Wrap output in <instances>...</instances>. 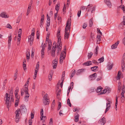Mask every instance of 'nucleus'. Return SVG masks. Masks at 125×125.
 <instances>
[{
    "instance_id": "1",
    "label": "nucleus",
    "mask_w": 125,
    "mask_h": 125,
    "mask_svg": "<svg viewBox=\"0 0 125 125\" xmlns=\"http://www.w3.org/2000/svg\"><path fill=\"white\" fill-rule=\"evenodd\" d=\"M20 109H18L16 110L15 112L16 114L15 120L16 123L19 122L20 117V113H24L27 112V110L25 105H22L20 107Z\"/></svg>"
},
{
    "instance_id": "2",
    "label": "nucleus",
    "mask_w": 125,
    "mask_h": 125,
    "mask_svg": "<svg viewBox=\"0 0 125 125\" xmlns=\"http://www.w3.org/2000/svg\"><path fill=\"white\" fill-rule=\"evenodd\" d=\"M71 19L69 18L67 22L65 29V34L64 35V39H68L69 36V32H67L68 30L70 28V25L71 24Z\"/></svg>"
},
{
    "instance_id": "3",
    "label": "nucleus",
    "mask_w": 125,
    "mask_h": 125,
    "mask_svg": "<svg viewBox=\"0 0 125 125\" xmlns=\"http://www.w3.org/2000/svg\"><path fill=\"white\" fill-rule=\"evenodd\" d=\"M61 41V37L60 36L58 38V42L57 43V45H56V49H57L56 50L57 55H58L59 53L61 52L62 49V47L60 46V43Z\"/></svg>"
},
{
    "instance_id": "4",
    "label": "nucleus",
    "mask_w": 125,
    "mask_h": 125,
    "mask_svg": "<svg viewBox=\"0 0 125 125\" xmlns=\"http://www.w3.org/2000/svg\"><path fill=\"white\" fill-rule=\"evenodd\" d=\"M25 87L24 88L23 91L25 92V96L24 97L25 101L27 102L28 100L30 94L28 93V85L26 84L24 85Z\"/></svg>"
},
{
    "instance_id": "5",
    "label": "nucleus",
    "mask_w": 125,
    "mask_h": 125,
    "mask_svg": "<svg viewBox=\"0 0 125 125\" xmlns=\"http://www.w3.org/2000/svg\"><path fill=\"white\" fill-rule=\"evenodd\" d=\"M5 96L6 100L5 103L6 104L7 108L9 109V107L11 105L10 97L9 96V95L7 93H6Z\"/></svg>"
},
{
    "instance_id": "6",
    "label": "nucleus",
    "mask_w": 125,
    "mask_h": 125,
    "mask_svg": "<svg viewBox=\"0 0 125 125\" xmlns=\"http://www.w3.org/2000/svg\"><path fill=\"white\" fill-rule=\"evenodd\" d=\"M43 98L42 100L43 104L45 105H48L50 102L48 94H46L43 97Z\"/></svg>"
},
{
    "instance_id": "7",
    "label": "nucleus",
    "mask_w": 125,
    "mask_h": 125,
    "mask_svg": "<svg viewBox=\"0 0 125 125\" xmlns=\"http://www.w3.org/2000/svg\"><path fill=\"white\" fill-rule=\"evenodd\" d=\"M106 120L105 118L103 117L101 119H100L98 121L99 123L101 124V125H104L106 123Z\"/></svg>"
},
{
    "instance_id": "8",
    "label": "nucleus",
    "mask_w": 125,
    "mask_h": 125,
    "mask_svg": "<svg viewBox=\"0 0 125 125\" xmlns=\"http://www.w3.org/2000/svg\"><path fill=\"white\" fill-rule=\"evenodd\" d=\"M34 35H32L31 34L28 36V41L30 42L31 45L32 44L34 39Z\"/></svg>"
},
{
    "instance_id": "9",
    "label": "nucleus",
    "mask_w": 125,
    "mask_h": 125,
    "mask_svg": "<svg viewBox=\"0 0 125 125\" xmlns=\"http://www.w3.org/2000/svg\"><path fill=\"white\" fill-rule=\"evenodd\" d=\"M96 77L97 74L96 73H95L89 76V79L90 80H93L95 79Z\"/></svg>"
},
{
    "instance_id": "10",
    "label": "nucleus",
    "mask_w": 125,
    "mask_h": 125,
    "mask_svg": "<svg viewBox=\"0 0 125 125\" xmlns=\"http://www.w3.org/2000/svg\"><path fill=\"white\" fill-rule=\"evenodd\" d=\"M56 50H57V49H56V48H52L51 52V55L53 57H54L55 56V52Z\"/></svg>"
},
{
    "instance_id": "11",
    "label": "nucleus",
    "mask_w": 125,
    "mask_h": 125,
    "mask_svg": "<svg viewBox=\"0 0 125 125\" xmlns=\"http://www.w3.org/2000/svg\"><path fill=\"white\" fill-rule=\"evenodd\" d=\"M52 66L54 69H55L57 67V65L58 63V60L57 59H55L52 62Z\"/></svg>"
},
{
    "instance_id": "12",
    "label": "nucleus",
    "mask_w": 125,
    "mask_h": 125,
    "mask_svg": "<svg viewBox=\"0 0 125 125\" xmlns=\"http://www.w3.org/2000/svg\"><path fill=\"white\" fill-rule=\"evenodd\" d=\"M8 48H9L10 46L11 42L12 40L11 35L10 34L8 37Z\"/></svg>"
},
{
    "instance_id": "13",
    "label": "nucleus",
    "mask_w": 125,
    "mask_h": 125,
    "mask_svg": "<svg viewBox=\"0 0 125 125\" xmlns=\"http://www.w3.org/2000/svg\"><path fill=\"white\" fill-rule=\"evenodd\" d=\"M44 15H43L41 16L40 22V26L42 28L43 23V21L44 19Z\"/></svg>"
},
{
    "instance_id": "14",
    "label": "nucleus",
    "mask_w": 125,
    "mask_h": 125,
    "mask_svg": "<svg viewBox=\"0 0 125 125\" xmlns=\"http://www.w3.org/2000/svg\"><path fill=\"white\" fill-rule=\"evenodd\" d=\"M66 52L63 51H62L60 55V59H65L66 56Z\"/></svg>"
},
{
    "instance_id": "15",
    "label": "nucleus",
    "mask_w": 125,
    "mask_h": 125,
    "mask_svg": "<svg viewBox=\"0 0 125 125\" xmlns=\"http://www.w3.org/2000/svg\"><path fill=\"white\" fill-rule=\"evenodd\" d=\"M110 107V104L109 103H107L106 104V108L105 111V113H106L109 110Z\"/></svg>"
},
{
    "instance_id": "16",
    "label": "nucleus",
    "mask_w": 125,
    "mask_h": 125,
    "mask_svg": "<svg viewBox=\"0 0 125 125\" xmlns=\"http://www.w3.org/2000/svg\"><path fill=\"white\" fill-rule=\"evenodd\" d=\"M119 42V41H118L117 42L112 45L111 46L112 49H113L116 48Z\"/></svg>"
},
{
    "instance_id": "17",
    "label": "nucleus",
    "mask_w": 125,
    "mask_h": 125,
    "mask_svg": "<svg viewBox=\"0 0 125 125\" xmlns=\"http://www.w3.org/2000/svg\"><path fill=\"white\" fill-rule=\"evenodd\" d=\"M83 65L85 66H89L92 64V62L91 61H88L83 63Z\"/></svg>"
},
{
    "instance_id": "18",
    "label": "nucleus",
    "mask_w": 125,
    "mask_h": 125,
    "mask_svg": "<svg viewBox=\"0 0 125 125\" xmlns=\"http://www.w3.org/2000/svg\"><path fill=\"white\" fill-rule=\"evenodd\" d=\"M84 70L83 69H81L78 70L76 72V74L78 75L80 73H83L84 72Z\"/></svg>"
},
{
    "instance_id": "19",
    "label": "nucleus",
    "mask_w": 125,
    "mask_h": 125,
    "mask_svg": "<svg viewBox=\"0 0 125 125\" xmlns=\"http://www.w3.org/2000/svg\"><path fill=\"white\" fill-rule=\"evenodd\" d=\"M75 119L74 120L76 122H77L79 120V115L77 113H76L75 114Z\"/></svg>"
},
{
    "instance_id": "20",
    "label": "nucleus",
    "mask_w": 125,
    "mask_h": 125,
    "mask_svg": "<svg viewBox=\"0 0 125 125\" xmlns=\"http://www.w3.org/2000/svg\"><path fill=\"white\" fill-rule=\"evenodd\" d=\"M0 16H1L2 18H8L9 17V16L6 15L5 14V12H3L1 13L0 14Z\"/></svg>"
},
{
    "instance_id": "21",
    "label": "nucleus",
    "mask_w": 125,
    "mask_h": 125,
    "mask_svg": "<svg viewBox=\"0 0 125 125\" xmlns=\"http://www.w3.org/2000/svg\"><path fill=\"white\" fill-rule=\"evenodd\" d=\"M105 3L109 7H110L112 6L111 2L109 0L107 1Z\"/></svg>"
},
{
    "instance_id": "22",
    "label": "nucleus",
    "mask_w": 125,
    "mask_h": 125,
    "mask_svg": "<svg viewBox=\"0 0 125 125\" xmlns=\"http://www.w3.org/2000/svg\"><path fill=\"white\" fill-rule=\"evenodd\" d=\"M93 18H91L90 20L89 21V26L90 27L92 26L93 24Z\"/></svg>"
},
{
    "instance_id": "23",
    "label": "nucleus",
    "mask_w": 125,
    "mask_h": 125,
    "mask_svg": "<svg viewBox=\"0 0 125 125\" xmlns=\"http://www.w3.org/2000/svg\"><path fill=\"white\" fill-rule=\"evenodd\" d=\"M72 73L71 75L70 76V78H71L74 76L75 73V70L74 69H73L72 71Z\"/></svg>"
},
{
    "instance_id": "24",
    "label": "nucleus",
    "mask_w": 125,
    "mask_h": 125,
    "mask_svg": "<svg viewBox=\"0 0 125 125\" xmlns=\"http://www.w3.org/2000/svg\"><path fill=\"white\" fill-rule=\"evenodd\" d=\"M121 74V72L119 71L117 75L116 79L117 80L119 79L120 78V76Z\"/></svg>"
},
{
    "instance_id": "25",
    "label": "nucleus",
    "mask_w": 125,
    "mask_h": 125,
    "mask_svg": "<svg viewBox=\"0 0 125 125\" xmlns=\"http://www.w3.org/2000/svg\"><path fill=\"white\" fill-rule=\"evenodd\" d=\"M99 47L98 46H97L95 49L94 51V52L96 55H97L98 53V51L99 50Z\"/></svg>"
},
{
    "instance_id": "26",
    "label": "nucleus",
    "mask_w": 125,
    "mask_h": 125,
    "mask_svg": "<svg viewBox=\"0 0 125 125\" xmlns=\"http://www.w3.org/2000/svg\"><path fill=\"white\" fill-rule=\"evenodd\" d=\"M44 50L43 49H42L41 50V57L42 58H43L44 56Z\"/></svg>"
},
{
    "instance_id": "27",
    "label": "nucleus",
    "mask_w": 125,
    "mask_h": 125,
    "mask_svg": "<svg viewBox=\"0 0 125 125\" xmlns=\"http://www.w3.org/2000/svg\"><path fill=\"white\" fill-rule=\"evenodd\" d=\"M19 98H17L16 100L15 103V107H16L18 106L19 104L18 102L19 101Z\"/></svg>"
},
{
    "instance_id": "28",
    "label": "nucleus",
    "mask_w": 125,
    "mask_h": 125,
    "mask_svg": "<svg viewBox=\"0 0 125 125\" xmlns=\"http://www.w3.org/2000/svg\"><path fill=\"white\" fill-rule=\"evenodd\" d=\"M90 4L88 5L87 8L86 9L87 10V11H91V10H93L92 9V6H91L89 8V6H90Z\"/></svg>"
},
{
    "instance_id": "29",
    "label": "nucleus",
    "mask_w": 125,
    "mask_h": 125,
    "mask_svg": "<svg viewBox=\"0 0 125 125\" xmlns=\"http://www.w3.org/2000/svg\"><path fill=\"white\" fill-rule=\"evenodd\" d=\"M103 89V88L101 87L100 86L97 87L96 90V92L97 93H99Z\"/></svg>"
},
{
    "instance_id": "30",
    "label": "nucleus",
    "mask_w": 125,
    "mask_h": 125,
    "mask_svg": "<svg viewBox=\"0 0 125 125\" xmlns=\"http://www.w3.org/2000/svg\"><path fill=\"white\" fill-rule=\"evenodd\" d=\"M98 67V66H95L91 67V69L92 71L95 72L97 68Z\"/></svg>"
},
{
    "instance_id": "31",
    "label": "nucleus",
    "mask_w": 125,
    "mask_h": 125,
    "mask_svg": "<svg viewBox=\"0 0 125 125\" xmlns=\"http://www.w3.org/2000/svg\"><path fill=\"white\" fill-rule=\"evenodd\" d=\"M40 114L41 115V120H42L43 119V118L44 117L43 115V110L42 109L41 110Z\"/></svg>"
},
{
    "instance_id": "32",
    "label": "nucleus",
    "mask_w": 125,
    "mask_h": 125,
    "mask_svg": "<svg viewBox=\"0 0 125 125\" xmlns=\"http://www.w3.org/2000/svg\"><path fill=\"white\" fill-rule=\"evenodd\" d=\"M108 91L106 89H104L102 91L100 92V94H102L106 93Z\"/></svg>"
},
{
    "instance_id": "33",
    "label": "nucleus",
    "mask_w": 125,
    "mask_h": 125,
    "mask_svg": "<svg viewBox=\"0 0 125 125\" xmlns=\"http://www.w3.org/2000/svg\"><path fill=\"white\" fill-rule=\"evenodd\" d=\"M104 56L102 57L101 58H100L98 60V61H99V63L103 62L104 61Z\"/></svg>"
},
{
    "instance_id": "34",
    "label": "nucleus",
    "mask_w": 125,
    "mask_h": 125,
    "mask_svg": "<svg viewBox=\"0 0 125 125\" xmlns=\"http://www.w3.org/2000/svg\"><path fill=\"white\" fill-rule=\"evenodd\" d=\"M119 7L123 10L124 12L125 13V6L124 5H121Z\"/></svg>"
},
{
    "instance_id": "35",
    "label": "nucleus",
    "mask_w": 125,
    "mask_h": 125,
    "mask_svg": "<svg viewBox=\"0 0 125 125\" xmlns=\"http://www.w3.org/2000/svg\"><path fill=\"white\" fill-rule=\"evenodd\" d=\"M60 5L59 4H57L55 6V9L57 11V12H58L59 9Z\"/></svg>"
},
{
    "instance_id": "36",
    "label": "nucleus",
    "mask_w": 125,
    "mask_h": 125,
    "mask_svg": "<svg viewBox=\"0 0 125 125\" xmlns=\"http://www.w3.org/2000/svg\"><path fill=\"white\" fill-rule=\"evenodd\" d=\"M38 72V70H37L35 69V73H34V77L33 78L34 79H35L36 78V77L37 73Z\"/></svg>"
},
{
    "instance_id": "37",
    "label": "nucleus",
    "mask_w": 125,
    "mask_h": 125,
    "mask_svg": "<svg viewBox=\"0 0 125 125\" xmlns=\"http://www.w3.org/2000/svg\"><path fill=\"white\" fill-rule=\"evenodd\" d=\"M93 55V53L92 52H91L90 53H88V59L91 58Z\"/></svg>"
},
{
    "instance_id": "38",
    "label": "nucleus",
    "mask_w": 125,
    "mask_h": 125,
    "mask_svg": "<svg viewBox=\"0 0 125 125\" xmlns=\"http://www.w3.org/2000/svg\"><path fill=\"white\" fill-rule=\"evenodd\" d=\"M39 62H37V63L36 65V68L35 69L37 70H38L39 69Z\"/></svg>"
},
{
    "instance_id": "39",
    "label": "nucleus",
    "mask_w": 125,
    "mask_h": 125,
    "mask_svg": "<svg viewBox=\"0 0 125 125\" xmlns=\"http://www.w3.org/2000/svg\"><path fill=\"white\" fill-rule=\"evenodd\" d=\"M55 106V100H54L52 103V104L51 105V108L52 109Z\"/></svg>"
},
{
    "instance_id": "40",
    "label": "nucleus",
    "mask_w": 125,
    "mask_h": 125,
    "mask_svg": "<svg viewBox=\"0 0 125 125\" xmlns=\"http://www.w3.org/2000/svg\"><path fill=\"white\" fill-rule=\"evenodd\" d=\"M65 72L64 71L63 72H62V78L61 79V80L63 81L64 77H65Z\"/></svg>"
},
{
    "instance_id": "41",
    "label": "nucleus",
    "mask_w": 125,
    "mask_h": 125,
    "mask_svg": "<svg viewBox=\"0 0 125 125\" xmlns=\"http://www.w3.org/2000/svg\"><path fill=\"white\" fill-rule=\"evenodd\" d=\"M113 66V64H112L111 65H109L108 67H107V69L108 70H111L112 68V67Z\"/></svg>"
},
{
    "instance_id": "42",
    "label": "nucleus",
    "mask_w": 125,
    "mask_h": 125,
    "mask_svg": "<svg viewBox=\"0 0 125 125\" xmlns=\"http://www.w3.org/2000/svg\"><path fill=\"white\" fill-rule=\"evenodd\" d=\"M124 25L122 23H121L119 25V28L120 29H123L124 28Z\"/></svg>"
},
{
    "instance_id": "43",
    "label": "nucleus",
    "mask_w": 125,
    "mask_h": 125,
    "mask_svg": "<svg viewBox=\"0 0 125 125\" xmlns=\"http://www.w3.org/2000/svg\"><path fill=\"white\" fill-rule=\"evenodd\" d=\"M49 125H53V120L52 118L50 119V120Z\"/></svg>"
},
{
    "instance_id": "44",
    "label": "nucleus",
    "mask_w": 125,
    "mask_h": 125,
    "mask_svg": "<svg viewBox=\"0 0 125 125\" xmlns=\"http://www.w3.org/2000/svg\"><path fill=\"white\" fill-rule=\"evenodd\" d=\"M67 104L70 107H71V104L70 102V100L69 98L67 100Z\"/></svg>"
},
{
    "instance_id": "45",
    "label": "nucleus",
    "mask_w": 125,
    "mask_h": 125,
    "mask_svg": "<svg viewBox=\"0 0 125 125\" xmlns=\"http://www.w3.org/2000/svg\"><path fill=\"white\" fill-rule=\"evenodd\" d=\"M30 54L29 52H28V53H27L26 54V59L27 60H29L30 58Z\"/></svg>"
},
{
    "instance_id": "46",
    "label": "nucleus",
    "mask_w": 125,
    "mask_h": 125,
    "mask_svg": "<svg viewBox=\"0 0 125 125\" xmlns=\"http://www.w3.org/2000/svg\"><path fill=\"white\" fill-rule=\"evenodd\" d=\"M122 88V85L121 83L119 84V86L118 87V90L119 92L120 91V90H121Z\"/></svg>"
},
{
    "instance_id": "47",
    "label": "nucleus",
    "mask_w": 125,
    "mask_h": 125,
    "mask_svg": "<svg viewBox=\"0 0 125 125\" xmlns=\"http://www.w3.org/2000/svg\"><path fill=\"white\" fill-rule=\"evenodd\" d=\"M40 35V33L38 31H37L36 33V36L37 39H39V36Z\"/></svg>"
},
{
    "instance_id": "48",
    "label": "nucleus",
    "mask_w": 125,
    "mask_h": 125,
    "mask_svg": "<svg viewBox=\"0 0 125 125\" xmlns=\"http://www.w3.org/2000/svg\"><path fill=\"white\" fill-rule=\"evenodd\" d=\"M101 36L99 35L97 36V41L98 42H100L101 41Z\"/></svg>"
},
{
    "instance_id": "49",
    "label": "nucleus",
    "mask_w": 125,
    "mask_h": 125,
    "mask_svg": "<svg viewBox=\"0 0 125 125\" xmlns=\"http://www.w3.org/2000/svg\"><path fill=\"white\" fill-rule=\"evenodd\" d=\"M31 5V4H30L29 5L28 7V9H27V11L30 12Z\"/></svg>"
},
{
    "instance_id": "50",
    "label": "nucleus",
    "mask_w": 125,
    "mask_h": 125,
    "mask_svg": "<svg viewBox=\"0 0 125 125\" xmlns=\"http://www.w3.org/2000/svg\"><path fill=\"white\" fill-rule=\"evenodd\" d=\"M35 28H33L32 29L31 31L32 33L31 34L32 35H34V34H35L34 32H35Z\"/></svg>"
},
{
    "instance_id": "51",
    "label": "nucleus",
    "mask_w": 125,
    "mask_h": 125,
    "mask_svg": "<svg viewBox=\"0 0 125 125\" xmlns=\"http://www.w3.org/2000/svg\"><path fill=\"white\" fill-rule=\"evenodd\" d=\"M87 23H84L83 24V28L84 29H85L86 28V27L87 26Z\"/></svg>"
},
{
    "instance_id": "52",
    "label": "nucleus",
    "mask_w": 125,
    "mask_h": 125,
    "mask_svg": "<svg viewBox=\"0 0 125 125\" xmlns=\"http://www.w3.org/2000/svg\"><path fill=\"white\" fill-rule=\"evenodd\" d=\"M118 97L116 96V102L115 103V106H116V108H117V105L118 103Z\"/></svg>"
},
{
    "instance_id": "53",
    "label": "nucleus",
    "mask_w": 125,
    "mask_h": 125,
    "mask_svg": "<svg viewBox=\"0 0 125 125\" xmlns=\"http://www.w3.org/2000/svg\"><path fill=\"white\" fill-rule=\"evenodd\" d=\"M57 36L58 38L60 36H60V31L59 30L57 32Z\"/></svg>"
},
{
    "instance_id": "54",
    "label": "nucleus",
    "mask_w": 125,
    "mask_h": 125,
    "mask_svg": "<svg viewBox=\"0 0 125 125\" xmlns=\"http://www.w3.org/2000/svg\"><path fill=\"white\" fill-rule=\"evenodd\" d=\"M61 106V102H59V105L58 106V110H60V109Z\"/></svg>"
},
{
    "instance_id": "55",
    "label": "nucleus",
    "mask_w": 125,
    "mask_h": 125,
    "mask_svg": "<svg viewBox=\"0 0 125 125\" xmlns=\"http://www.w3.org/2000/svg\"><path fill=\"white\" fill-rule=\"evenodd\" d=\"M6 27L7 28H8L10 29H11L12 28V27L11 25L9 24H8L6 26Z\"/></svg>"
},
{
    "instance_id": "56",
    "label": "nucleus",
    "mask_w": 125,
    "mask_h": 125,
    "mask_svg": "<svg viewBox=\"0 0 125 125\" xmlns=\"http://www.w3.org/2000/svg\"><path fill=\"white\" fill-rule=\"evenodd\" d=\"M56 42H54L53 43L52 45V48H56Z\"/></svg>"
},
{
    "instance_id": "57",
    "label": "nucleus",
    "mask_w": 125,
    "mask_h": 125,
    "mask_svg": "<svg viewBox=\"0 0 125 125\" xmlns=\"http://www.w3.org/2000/svg\"><path fill=\"white\" fill-rule=\"evenodd\" d=\"M53 74V71L52 70H51L50 71L49 75L52 76Z\"/></svg>"
},
{
    "instance_id": "58",
    "label": "nucleus",
    "mask_w": 125,
    "mask_h": 125,
    "mask_svg": "<svg viewBox=\"0 0 125 125\" xmlns=\"http://www.w3.org/2000/svg\"><path fill=\"white\" fill-rule=\"evenodd\" d=\"M22 33V31L21 29H19L18 31V34H21Z\"/></svg>"
},
{
    "instance_id": "59",
    "label": "nucleus",
    "mask_w": 125,
    "mask_h": 125,
    "mask_svg": "<svg viewBox=\"0 0 125 125\" xmlns=\"http://www.w3.org/2000/svg\"><path fill=\"white\" fill-rule=\"evenodd\" d=\"M81 10H80L79 11H78L77 13V15L78 17H79L81 15Z\"/></svg>"
},
{
    "instance_id": "60",
    "label": "nucleus",
    "mask_w": 125,
    "mask_h": 125,
    "mask_svg": "<svg viewBox=\"0 0 125 125\" xmlns=\"http://www.w3.org/2000/svg\"><path fill=\"white\" fill-rule=\"evenodd\" d=\"M23 68L24 69V70H26V64H25L23 63Z\"/></svg>"
},
{
    "instance_id": "61",
    "label": "nucleus",
    "mask_w": 125,
    "mask_h": 125,
    "mask_svg": "<svg viewBox=\"0 0 125 125\" xmlns=\"http://www.w3.org/2000/svg\"><path fill=\"white\" fill-rule=\"evenodd\" d=\"M94 63L95 64H98V62H97L96 61L94 60L92 61V62Z\"/></svg>"
},
{
    "instance_id": "62",
    "label": "nucleus",
    "mask_w": 125,
    "mask_h": 125,
    "mask_svg": "<svg viewBox=\"0 0 125 125\" xmlns=\"http://www.w3.org/2000/svg\"><path fill=\"white\" fill-rule=\"evenodd\" d=\"M46 25L47 27H49L50 25V22L49 21H47Z\"/></svg>"
},
{
    "instance_id": "63",
    "label": "nucleus",
    "mask_w": 125,
    "mask_h": 125,
    "mask_svg": "<svg viewBox=\"0 0 125 125\" xmlns=\"http://www.w3.org/2000/svg\"><path fill=\"white\" fill-rule=\"evenodd\" d=\"M47 21H50V17L49 16H48V14H47Z\"/></svg>"
},
{
    "instance_id": "64",
    "label": "nucleus",
    "mask_w": 125,
    "mask_h": 125,
    "mask_svg": "<svg viewBox=\"0 0 125 125\" xmlns=\"http://www.w3.org/2000/svg\"><path fill=\"white\" fill-rule=\"evenodd\" d=\"M32 121L31 120H30L29 121V123L30 125H31L32 124Z\"/></svg>"
}]
</instances>
